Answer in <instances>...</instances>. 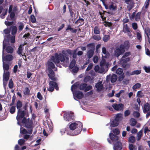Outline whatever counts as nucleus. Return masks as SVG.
Returning a JSON list of instances; mask_svg holds the SVG:
<instances>
[{
  "label": "nucleus",
  "instance_id": "1",
  "mask_svg": "<svg viewBox=\"0 0 150 150\" xmlns=\"http://www.w3.org/2000/svg\"><path fill=\"white\" fill-rule=\"evenodd\" d=\"M50 60L54 62L55 64H59L60 62L65 63L66 66H67L69 64V58L68 56H65V58L63 54L60 53L58 54L55 53L54 56H52Z\"/></svg>",
  "mask_w": 150,
  "mask_h": 150
},
{
  "label": "nucleus",
  "instance_id": "2",
  "mask_svg": "<svg viewBox=\"0 0 150 150\" xmlns=\"http://www.w3.org/2000/svg\"><path fill=\"white\" fill-rule=\"evenodd\" d=\"M69 128L71 130H75L73 135H76L81 132L82 129L83 125L80 122H78L77 123L73 122L69 125Z\"/></svg>",
  "mask_w": 150,
  "mask_h": 150
},
{
  "label": "nucleus",
  "instance_id": "3",
  "mask_svg": "<svg viewBox=\"0 0 150 150\" xmlns=\"http://www.w3.org/2000/svg\"><path fill=\"white\" fill-rule=\"evenodd\" d=\"M47 70L49 74L48 75L49 77L52 81H56V78L54 77L55 74L52 70L55 68V65L52 62L48 61L47 62Z\"/></svg>",
  "mask_w": 150,
  "mask_h": 150
},
{
  "label": "nucleus",
  "instance_id": "4",
  "mask_svg": "<svg viewBox=\"0 0 150 150\" xmlns=\"http://www.w3.org/2000/svg\"><path fill=\"white\" fill-rule=\"evenodd\" d=\"M130 57L122 58V57L120 61V63L124 69H126L129 68L130 64H128L127 62L130 60Z\"/></svg>",
  "mask_w": 150,
  "mask_h": 150
},
{
  "label": "nucleus",
  "instance_id": "5",
  "mask_svg": "<svg viewBox=\"0 0 150 150\" xmlns=\"http://www.w3.org/2000/svg\"><path fill=\"white\" fill-rule=\"evenodd\" d=\"M64 120L68 122L74 119V113L72 112H65L64 114Z\"/></svg>",
  "mask_w": 150,
  "mask_h": 150
},
{
  "label": "nucleus",
  "instance_id": "6",
  "mask_svg": "<svg viewBox=\"0 0 150 150\" xmlns=\"http://www.w3.org/2000/svg\"><path fill=\"white\" fill-rule=\"evenodd\" d=\"M122 117V114H117L116 115V117L114 120L112 122L111 125L112 127H116L117 126Z\"/></svg>",
  "mask_w": 150,
  "mask_h": 150
},
{
  "label": "nucleus",
  "instance_id": "7",
  "mask_svg": "<svg viewBox=\"0 0 150 150\" xmlns=\"http://www.w3.org/2000/svg\"><path fill=\"white\" fill-rule=\"evenodd\" d=\"M26 114V111L22 109H19L18 110L17 115L16 117V119L18 121L21 120L24 117Z\"/></svg>",
  "mask_w": 150,
  "mask_h": 150
},
{
  "label": "nucleus",
  "instance_id": "8",
  "mask_svg": "<svg viewBox=\"0 0 150 150\" xmlns=\"http://www.w3.org/2000/svg\"><path fill=\"white\" fill-rule=\"evenodd\" d=\"M125 2L127 5V8L128 10L130 11L134 7L135 3L133 0H124Z\"/></svg>",
  "mask_w": 150,
  "mask_h": 150
},
{
  "label": "nucleus",
  "instance_id": "9",
  "mask_svg": "<svg viewBox=\"0 0 150 150\" xmlns=\"http://www.w3.org/2000/svg\"><path fill=\"white\" fill-rule=\"evenodd\" d=\"M130 46V43L129 41L128 40L125 41L124 42L123 44H121L120 46V48H121L125 51V50H127L129 48Z\"/></svg>",
  "mask_w": 150,
  "mask_h": 150
},
{
  "label": "nucleus",
  "instance_id": "10",
  "mask_svg": "<svg viewBox=\"0 0 150 150\" xmlns=\"http://www.w3.org/2000/svg\"><path fill=\"white\" fill-rule=\"evenodd\" d=\"M74 99H75V98L76 97L79 99H82L84 96L83 93L81 91H75L73 93Z\"/></svg>",
  "mask_w": 150,
  "mask_h": 150
},
{
  "label": "nucleus",
  "instance_id": "11",
  "mask_svg": "<svg viewBox=\"0 0 150 150\" xmlns=\"http://www.w3.org/2000/svg\"><path fill=\"white\" fill-rule=\"evenodd\" d=\"M112 107L116 110L121 111L123 110L124 105L122 103H119L118 105L115 103L112 105Z\"/></svg>",
  "mask_w": 150,
  "mask_h": 150
},
{
  "label": "nucleus",
  "instance_id": "12",
  "mask_svg": "<svg viewBox=\"0 0 150 150\" xmlns=\"http://www.w3.org/2000/svg\"><path fill=\"white\" fill-rule=\"evenodd\" d=\"M125 52L122 49L119 48H116L115 52L114 53V55L115 56L118 57L120 55L123 54Z\"/></svg>",
  "mask_w": 150,
  "mask_h": 150
},
{
  "label": "nucleus",
  "instance_id": "13",
  "mask_svg": "<svg viewBox=\"0 0 150 150\" xmlns=\"http://www.w3.org/2000/svg\"><path fill=\"white\" fill-rule=\"evenodd\" d=\"M110 79L112 83L115 82L117 79V76L115 74H113L111 76L110 75L107 76L106 77V81H108Z\"/></svg>",
  "mask_w": 150,
  "mask_h": 150
},
{
  "label": "nucleus",
  "instance_id": "14",
  "mask_svg": "<svg viewBox=\"0 0 150 150\" xmlns=\"http://www.w3.org/2000/svg\"><path fill=\"white\" fill-rule=\"evenodd\" d=\"M114 150H121L122 145L121 142L118 141L115 143H114Z\"/></svg>",
  "mask_w": 150,
  "mask_h": 150
},
{
  "label": "nucleus",
  "instance_id": "15",
  "mask_svg": "<svg viewBox=\"0 0 150 150\" xmlns=\"http://www.w3.org/2000/svg\"><path fill=\"white\" fill-rule=\"evenodd\" d=\"M11 31V28H6L3 30V32L6 35H4V38L6 37L8 40H9L10 38L11 35H10Z\"/></svg>",
  "mask_w": 150,
  "mask_h": 150
},
{
  "label": "nucleus",
  "instance_id": "16",
  "mask_svg": "<svg viewBox=\"0 0 150 150\" xmlns=\"http://www.w3.org/2000/svg\"><path fill=\"white\" fill-rule=\"evenodd\" d=\"M109 137L110 139L114 144L115 142L118 141V136L112 133L109 134Z\"/></svg>",
  "mask_w": 150,
  "mask_h": 150
},
{
  "label": "nucleus",
  "instance_id": "17",
  "mask_svg": "<svg viewBox=\"0 0 150 150\" xmlns=\"http://www.w3.org/2000/svg\"><path fill=\"white\" fill-rule=\"evenodd\" d=\"M56 82L53 81H50L49 83V87L48 90L50 92H53L54 89Z\"/></svg>",
  "mask_w": 150,
  "mask_h": 150
},
{
  "label": "nucleus",
  "instance_id": "18",
  "mask_svg": "<svg viewBox=\"0 0 150 150\" xmlns=\"http://www.w3.org/2000/svg\"><path fill=\"white\" fill-rule=\"evenodd\" d=\"M3 61H10L12 60L13 59V57L10 54H8L5 56H3Z\"/></svg>",
  "mask_w": 150,
  "mask_h": 150
},
{
  "label": "nucleus",
  "instance_id": "19",
  "mask_svg": "<svg viewBox=\"0 0 150 150\" xmlns=\"http://www.w3.org/2000/svg\"><path fill=\"white\" fill-rule=\"evenodd\" d=\"M150 110V105L148 103H145L143 108V111L144 113H146Z\"/></svg>",
  "mask_w": 150,
  "mask_h": 150
},
{
  "label": "nucleus",
  "instance_id": "20",
  "mask_svg": "<svg viewBox=\"0 0 150 150\" xmlns=\"http://www.w3.org/2000/svg\"><path fill=\"white\" fill-rule=\"evenodd\" d=\"M10 72L7 71L4 73L3 75V81L7 82L9 79L10 77Z\"/></svg>",
  "mask_w": 150,
  "mask_h": 150
},
{
  "label": "nucleus",
  "instance_id": "21",
  "mask_svg": "<svg viewBox=\"0 0 150 150\" xmlns=\"http://www.w3.org/2000/svg\"><path fill=\"white\" fill-rule=\"evenodd\" d=\"M84 23V20L83 19L81 18V16L79 17V18L75 21L76 24H79V26H81L83 25Z\"/></svg>",
  "mask_w": 150,
  "mask_h": 150
},
{
  "label": "nucleus",
  "instance_id": "22",
  "mask_svg": "<svg viewBox=\"0 0 150 150\" xmlns=\"http://www.w3.org/2000/svg\"><path fill=\"white\" fill-rule=\"evenodd\" d=\"M11 30V34L12 35H14L16 33L17 31V28L16 26L12 25L10 27Z\"/></svg>",
  "mask_w": 150,
  "mask_h": 150
},
{
  "label": "nucleus",
  "instance_id": "23",
  "mask_svg": "<svg viewBox=\"0 0 150 150\" xmlns=\"http://www.w3.org/2000/svg\"><path fill=\"white\" fill-rule=\"evenodd\" d=\"M102 52L104 54H105L104 56H103V55H102V57L103 58H108L109 57L110 54L108 52H107L106 49L105 47H103L102 48Z\"/></svg>",
  "mask_w": 150,
  "mask_h": 150
},
{
  "label": "nucleus",
  "instance_id": "24",
  "mask_svg": "<svg viewBox=\"0 0 150 150\" xmlns=\"http://www.w3.org/2000/svg\"><path fill=\"white\" fill-rule=\"evenodd\" d=\"M95 87L96 88L97 91H101L103 88L102 82L99 81L96 83L95 85Z\"/></svg>",
  "mask_w": 150,
  "mask_h": 150
},
{
  "label": "nucleus",
  "instance_id": "25",
  "mask_svg": "<svg viewBox=\"0 0 150 150\" xmlns=\"http://www.w3.org/2000/svg\"><path fill=\"white\" fill-rule=\"evenodd\" d=\"M33 124L32 120H28L25 125V127L27 128H33Z\"/></svg>",
  "mask_w": 150,
  "mask_h": 150
},
{
  "label": "nucleus",
  "instance_id": "26",
  "mask_svg": "<svg viewBox=\"0 0 150 150\" xmlns=\"http://www.w3.org/2000/svg\"><path fill=\"white\" fill-rule=\"evenodd\" d=\"M24 45L22 44H21L19 46L17 51V53L18 54L20 55L21 56V55L23 56V55L22 54V53L23 50V46Z\"/></svg>",
  "mask_w": 150,
  "mask_h": 150
},
{
  "label": "nucleus",
  "instance_id": "27",
  "mask_svg": "<svg viewBox=\"0 0 150 150\" xmlns=\"http://www.w3.org/2000/svg\"><path fill=\"white\" fill-rule=\"evenodd\" d=\"M87 86V84L86 83H82L80 84L79 82V86L78 88L79 90H85Z\"/></svg>",
  "mask_w": 150,
  "mask_h": 150
},
{
  "label": "nucleus",
  "instance_id": "28",
  "mask_svg": "<svg viewBox=\"0 0 150 150\" xmlns=\"http://www.w3.org/2000/svg\"><path fill=\"white\" fill-rule=\"evenodd\" d=\"M117 8V6L116 5L114 6L113 3L112 2H111L108 7V9L110 10H112L114 11H116Z\"/></svg>",
  "mask_w": 150,
  "mask_h": 150
},
{
  "label": "nucleus",
  "instance_id": "29",
  "mask_svg": "<svg viewBox=\"0 0 150 150\" xmlns=\"http://www.w3.org/2000/svg\"><path fill=\"white\" fill-rule=\"evenodd\" d=\"M79 81L77 82L71 86V90L72 92H73V90H75L79 88Z\"/></svg>",
  "mask_w": 150,
  "mask_h": 150
},
{
  "label": "nucleus",
  "instance_id": "30",
  "mask_svg": "<svg viewBox=\"0 0 150 150\" xmlns=\"http://www.w3.org/2000/svg\"><path fill=\"white\" fill-rule=\"evenodd\" d=\"M123 31L125 33L130 32V28L128 27L127 24L124 25Z\"/></svg>",
  "mask_w": 150,
  "mask_h": 150
},
{
  "label": "nucleus",
  "instance_id": "31",
  "mask_svg": "<svg viewBox=\"0 0 150 150\" xmlns=\"http://www.w3.org/2000/svg\"><path fill=\"white\" fill-rule=\"evenodd\" d=\"M6 51L8 53H12L13 52V49L11 46H8L6 47Z\"/></svg>",
  "mask_w": 150,
  "mask_h": 150
},
{
  "label": "nucleus",
  "instance_id": "32",
  "mask_svg": "<svg viewBox=\"0 0 150 150\" xmlns=\"http://www.w3.org/2000/svg\"><path fill=\"white\" fill-rule=\"evenodd\" d=\"M87 47H88V49H89V50H95V47L93 43H91L87 44Z\"/></svg>",
  "mask_w": 150,
  "mask_h": 150
},
{
  "label": "nucleus",
  "instance_id": "33",
  "mask_svg": "<svg viewBox=\"0 0 150 150\" xmlns=\"http://www.w3.org/2000/svg\"><path fill=\"white\" fill-rule=\"evenodd\" d=\"M94 50H88L87 52L88 58L89 59L91 58L93 56Z\"/></svg>",
  "mask_w": 150,
  "mask_h": 150
},
{
  "label": "nucleus",
  "instance_id": "34",
  "mask_svg": "<svg viewBox=\"0 0 150 150\" xmlns=\"http://www.w3.org/2000/svg\"><path fill=\"white\" fill-rule=\"evenodd\" d=\"M9 40L8 39H6L5 38H4V40L3 42V52L4 53V50L6 48L7 45V43L8 41Z\"/></svg>",
  "mask_w": 150,
  "mask_h": 150
},
{
  "label": "nucleus",
  "instance_id": "35",
  "mask_svg": "<svg viewBox=\"0 0 150 150\" xmlns=\"http://www.w3.org/2000/svg\"><path fill=\"white\" fill-rule=\"evenodd\" d=\"M16 108L18 110L19 109H22L21 108L22 106V104L21 101L20 100H18L16 103Z\"/></svg>",
  "mask_w": 150,
  "mask_h": 150
},
{
  "label": "nucleus",
  "instance_id": "36",
  "mask_svg": "<svg viewBox=\"0 0 150 150\" xmlns=\"http://www.w3.org/2000/svg\"><path fill=\"white\" fill-rule=\"evenodd\" d=\"M142 135V131L141 130L137 133V140H139L141 138Z\"/></svg>",
  "mask_w": 150,
  "mask_h": 150
},
{
  "label": "nucleus",
  "instance_id": "37",
  "mask_svg": "<svg viewBox=\"0 0 150 150\" xmlns=\"http://www.w3.org/2000/svg\"><path fill=\"white\" fill-rule=\"evenodd\" d=\"M10 17L11 19H9V18H7V20H13L15 16V13L13 11L12 12H10Z\"/></svg>",
  "mask_w": 150,
  "mask_h": 150
},
{
  "label": "nucleus",
  "instance_id": "38",
  "mask_svg": "<svg viewBox=\"0 0 150 150\" xmlns=\"http://www.w3.org/2000/svg\"><path fill=\"white\" fill-rule=\"evenodd\" d=\"M141 70H134L133 71H132L131 73L129 74H128L129 75H138L140 74L141 73Z\"/></svg>",
  "mask_w": 150,
  "mask_h": 150
},
{
  "label": "nucleus",
  "instance_id": "39",
  "mask_svg": "<svg viewBox=\"0 0 150 150\" xmlns=\"http://www.w3.org/2000/svg\"><path fill=\"white\" fill-rule=\"evenodd\" d=\"M141 14V12H139L136 14L135 16V20L136 21H138L140 20Z\"/></svg>",
  "mask_w": 150,
  "mask_h": 150
},
{
  "label": "nucleus",
  "instance_id": "40",
  "mask_svg": "<svg viewBox=\"0 0 150 150\" xmlns=\"http://www.w3.org/2000/svg\"><path fill=\"white\" fill-rule=\"evenodd\" d=\"M94 33L98 35L100 34V29L98 26H96L94 28Z\"/></svg>",
  "mask_w": 150,
  "mask_h": 150
},
{
  "label": "nucleus",
  "instance_id": "41",
  "mask_svg": "<svg viewBox=\"0 0 150 150\" xmlns=\"http://www.w3.org/2000/svg\"><path fill=\"white\" fill-rule=\"evenodd\" d=\"M110 39V37L109 35H105L103 38V40L105 42H108Z\"/></svg>",
  "mask_w": 150,
  "mask_h": 150
},
{
  "label": "nucleus",
  "instance_id": "42",
  "mask_svg": "<svg viewBox=\"0 0 150 150\" xmlns=\"http://www.w3.org/2000/svg\"><path fill=\"white\" fill-rule=\"evenodd\" d=\"M130 125L132 126H134L137 123V121L134 118H131L130 120Z\"/></svg>",
  "mask_w": 150,
  "mask_h": 150
},
{
  "label": "nucleus",
  "instance_id": "43",
  "mask_svg": "<svg viewBox=\"0 0 150 150\" xmlns=\"http://www.w3.org/2000/svg\"><path fill=\"white\" fill-rule=\"evenodd\" d=\"M92 38L94 40L98 41L101 40V38L99 35H94L93 36Z\"/></svg>",
  "mask_w": 150,
  "mask_h": 150
},
{
  "label": "nucleus",
  "instance_id": "44",
  "mask_svg": "<svg viewBox=\"0 0 150 150\" xmlns=\"http://www.w3.org/2000/svg\"><path fill=\"white\" fill-rule=\"evenodd\" d=\"M19 25L18 26V31L19 32H20L24 28V25L23 23L22 22H20L19 24Z\"/></svg>",
  "mask_w": 150,
  "mask_h": 150
},
{
  "label": "nucleus",
  "instance_id": "45",
  "mask_svg": "<svg viewBox=\"0 0 150 150\" xmlns=\"http://www.w3.org/2000/svg\"><path fill=\"white\" fill-rule=\"evenodd\" d=\"M3 67L4 71H8L9 68V66L8 64L4 63L3 62Z\"/></svg>",
  "mask_w": 150,
  "mask_h": 150
},
{
  "label": "nucleus",
  "instance_id": "46",
  "mask_svg": "<svg viewBox=\"0 0 150 150\" xmlns=\"http://www.w3.org/2000/svg\"><path fill=\"white\" fill-rule=\"evenodd\" d=\"M135 141V139L134 136H130L129 138L128 141L131 143H134Z\"/></svg>",
  "mask_w": 150,
  "mask_h": 150
},
{
  "label": "nucleus",
  "instance_id": "47",
  "mask_svg": "<svg viewBox=\"0 0 150 150\" xmlns=\"http://www.w3.org/2000/svg\"><path fill=\"white\" fill-rule=\"evenodd\" d=\"M76 64V61L75 59H73L72 60V61H71L70 64L69 66V68L72 69L75 66Z\"/></svg>",
  "mask_w": 150,
  "mask_h": 150
},
{
  "label": "nucleus",
  "instance_id": "48",
  "mask_svg": "<svg viewBox=\"0 0 150 150\" xmlns=\"http://www.w3.org/2000/svg\"><path fill=\"white\" fill-rule=\"evenodd\" d=\"M129 148L130 150H137V146H133L132 144H129Z\"/></svg>",
  "mask_w": 150,
  "mask_h": 150
},
{
  "label": "nucleus",
  "instance_id": "49",
  "mask_svg": "<svg viewBox=\"0 0 150 150\" xmlns=\"http://www.w3.org/2000/svg\"><path fill=\"white\" fill-rule=\"evenodd\" d=\"M11 106H12L10 108L9 111L11 113L13 114L15 112L16 106L13 105Z\"/></svg>",
  "mask_w": 150,
  "mask_h": 150
},
{
  "label": "nucleus",
  "instance_id": "50",
  "mask_svg": "<svg viewBox=\"0 0 150 150\" xmlns=\"http://www.w3.org/2000/svg\"><path fill=\"white\" fill-rule=\"evenodd\" d=\"M23 92L25 95H28L30 93V90L28 88L26 87L25 88Z\"/></svg>",
  "mask_w": 150,
  "mask_h": 150
},
{
  "label": "nucleus",
  "instance_id": "51",
  "mask_svg": "<svg viewBox=\"0 0 150 150\" xmlns=\"http://www.w3.org/2000/svg\"><path fill=\"white\" fill-rule=\"evenodd\" d=\"M8 86L9 88L10 89L13 88V83L11 79H10L9 80Z\"/></svg>",
  "mask_w": 150,
  "mask_h": 150
},
{
  "label": "nucleus",
  "instance_id": "52",
  "mask_svg": "<svg viewBox=\"0 0 150 150\" xmlns=\"http://www.w3.org/2000/svg\"><path fill=\"white\" fill-rule=\"evenodd\" d=\"M5 12L4 13H2L0 15L1 18L3 19L5 18V16L7 14L8 12V9L6 8L5 10Z\"/></svg>",
  "mask_w": 150,
  "mask_h": 150
},
{
  "label": "nucleus",
  "instance_id": "53",
  "mask_svg": "<svg viewBox=\"0 0 150 150\" xmlns=\"http://www.w3.org/2000/svg\"><path fill=\"white\" fill-rule=\"evenodd\" d=\"M141 84L139 83H137L134 85L132 87V88L133 90H135L141 87Z\"/></svg>",
  "mask_w": 150,
  "mask_h": 150
},
{
  "label": "nucleus",
  "instance_id": "54",
  "mask_svg": "<svg viewBox=\"0 0 150 150\" xmlns=\"http://www.w3.org/2000/svg\"><path fill=\"white\" fill-rule=\"evenodd\" d=\"M91 79V77L89 76H86L84 78L83 81L85 83L88 82Z\"/></svg>",
  "mask_w": 150,
  "mask_h": 150
},
{
  "label": "nucleus",
  "instance_id": "55",
  "mask_svg": "<svg viewBox=\"0 0 150 150\" xmlns=\"http://www.w3.org/2000/svg\"><path fill=\"white\" fill-rule=\"evenodd\" d=\"M10 42L12 43H14L15 42V36L12 35L10 36Z\"/></svg>",
  "mask_w": 150,
  "mask_h": 150
},
{
  "label": "nucleus",
  "instance_id": "56",
  "mask_svg": "<svg viewBox=\"0 0 150 150\" xmlns=\"http://www.w3.org/2000/svg\"><path fill=\"white\" fill-rule=\"evenodd\" d=\"M122 69L121 68H118L116 70V73L117 74L121 75L122 74Z\"/></svg>",
  "mask_w": 150,
  "mask_h": 150
},
{
  "label": "nucleus",
  "instance_id": "57",
  "mask_svg": "<svg viewBox=\"0 0 150 150\" xmlns=\"http://www.w3.org/2000/svg\"><path fill=\"white\" fill-rule=\"evenodd\" d=\"M69 11L70 14V16L72 18H74L75 16V14L73 11V10L72 8H69Z\"/></svg>",
  "mask_w": 150,
  "mask_h": 150
},
{
  "label": "nucleus",
  "instance_id": "58",
  "mask_svg": "<svg viewBox=\"0 0 150 150\" xmlns=\"http://www.w3.org/2000/svg\"><path fill=\"white\" fill-rule=\"evenodd\" d=\"M5 24L7 26H12V25L13 24V21H5L4 22Z\"/></svg>",
  "mask_w": 150,
  "mask_h": 150
},
{
  "label": "nucleus",
  "instance_id": "59",
  "mask_svg": "<svg viewBox=\"0 0 150 150\" xmlns=\"http://www.w3.org/2000/svg\"><path fill=\"white\" fill-rule=\"evenodd\" d=\"M105 24H104V25L105 27L108 26V27H111L112 25V23L111 22L105 21Z\"/></svg>",
  "mask_w": 150,
  "mask_h": 150
},
{
  "label": "nucleus",
  "instance_id": "60",
  "mask_svg": "<svg viewBox=\"0 0 150 150\" xmlns=\"http://www.w3.org/2000/svg\"><path fill=\"white\" fill-rule=\"evenodd\" d=\"M125 77L124 74L123 73L122 74L120 75L118 78V81H122Z\"/></svg>",
  "mask_w": 150,
  "mask_h": 150
},
{
  "label": "nucleus",
  "instance_id": "61",
  "mask_svg": "<svg viewBox=\"0 0 150 150\" xmlns=\"http://www.w3.org/2000/svg\"><path fill=\"white\" fill-rule=\"evenodd\" d=\"M133 114L134 117L137 118L139 117L140 115V114L137 111H134Z\"/></svg>",
  "mask_w": 150,
  "mask_h": 150
},
{
  "label": "nucleus",
  "instance_id": "62",
  "mask_svg": "<svg viewBox=\"0 0 150 150\" xmlns=\"http://www.w3.org/2000/svg\"><path fill=\"white\" fill-rule=\"evenodd\" d=\"M145 34L147 36V37H149V35H150V30L149 28L146 29L144 31Z\"/></svg>",
  "mask_w": 150,
  "mask_h": 150
},
{
  "label": "nucleus",
  "instance_id": "63",
  "mask_svg": "<svg viewBox=\"0 0 150 150\" xmlns=\"http://www.w3.org/2000/svg\"><path fill=\"white\" fill-rule=\"evenodd\" d=\"M30 20L31 21L32 23H34L36 21V18L35 17V16L33 15H32L30 16Z\"/></svg>",
  "mask_w": 150,
  "mask_h": 150
},
{
  "label": "nucleus",
  "instance_id": "64",
  "mask_svg": "<svg viewBox=\"0 0 150 150\" xmlns=\"http://www.w3.org/2000/svg\"><path fill=\"white\" fill-rule=\"evenodd\" d=\"M16 99V96L15 95H14L12 97V102L10 105V106H12L14 104Z\"/></svg>",
  "mask_w": 150,
  "mask_h": 150
}]
</instances>
